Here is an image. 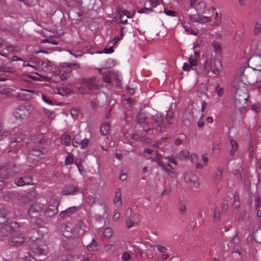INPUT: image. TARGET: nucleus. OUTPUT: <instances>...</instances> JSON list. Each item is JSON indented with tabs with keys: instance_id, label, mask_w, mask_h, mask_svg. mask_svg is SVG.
Segmentation results:
<instances>
[{
	"instance_id": "obj_1",
	"label": "nucleus",
	"mask_w": 261,
	"mask_h": 261,
	"mask_svg": "<svg viewBox=\"0 0 261 261\" xmlns=\"http://www.w3.org/2000/svg\"><path fill=\"white\" fill-rule=\"evenodd\" d=\"M41 134H38L34 136L31 141L34 144V147L29 151L28 159L32 162H38L40 159L47 153V149L45 147L41 146L45 142L43 134L45 130L40 129Z\"/></svg>"
},
{
	"instance_id": "obj_2",
	"label": "nucleus",
	"mask_w": 261,
	"mask_h": 261,
	"mask_svg": "<svg viewBox=\"0 0 261 261\" xmlns=\"http://www.w3.org/2000/svg\"><path fill=\"white\" fill-rule=\"evenodd\" d=\"M151 121L150 122L147 121L146 125L148 128H144V130L147 135H151L153 133V127H155L157 130L163 133L167 128V125L165 122H163V118L161 114H156L152 116Z\"/></svg>"
},
{
	"instance_id": "obj_3",
	"label": "nucleus",
	"mask_w": 261,
	"mask_h": 261,
	"mask_svg": "<svg viewBox=\"0 0 261 261\" xmlns=\"http://www.w3.org/2000/svg\"><path fill=\"white\" fill-rule=\"evenodd\" d=\"M20 172L18 168L13 164H8L0 167V177L8 178Z\"/></svg>"
},
{
	"instance_id": "obj_4",
	"label": "nucleus",
	"mask_w": 261,
	"mask_h": 261,
	"mask_svg": "<svg viewBox=\"0 0 261 261\" xmlns=\"http://www.w3.org/2000/svg\"><path fill=\"white\" fill-rule=\"evenodd\" d=\"M29 109L24 106H21L16 108L13 111V116L16 121L22 122L27 120L30 116Z\"/></svg>"
},
{
	"instance_id": "obj_5",
	"label": "nucleus",
	"mask_w": 261,
	"mask_h": 261,
	"mask_svg": "<svg viewBox=\"0 0 261 261\" xmlns=\"http://www.w3.org/2000/svg\"><path fill=\"white\" fill-rule=\"evenodd\" d=\"M19 227L18 223L12 222L0 227V239L2 240L10 234L17 231Z\"/></svg>"
},
{
	"instance_id": "obj_6",
	"label": "nucleus",
	"mask_w": 261,
	"mask_h": 261,
	"mask_svg": "<svg viewBox=\"0 0 261 261\" xmlns=\"http://www.w3.org/2000/svg\"><path fill=\"white\" fill-rule=\"evenodd\" d=\"M31 250L38 255H46L48 251V246L42 240L41 242H34L30 244Z\"/></svg>"
},
{
	"instance_id": "obj_7",
	"label": "nucleus",
	"mask_w": 261,
	"mask_h": 261,
	"mask_svg": "<svg viewBox=\"0 0 261 261\" xmlns=\"http://www.w3.org/2000/svg\"><path fill=\"white\" fill-rule=\"evenodd\" d=\"M44 206V204L41 203H34L28 210V215L32 218L37 217L43 210Z\"/></svg>"
},
{
	"instance_id": "obj_8",
	"label": "nucleus",
	"mask_w": 261,
	"mask_h": 261,
	"mask_svg": "<svg viewBox=\"0 0 261 261\" xmlns=\"http://www.w3.org/2000/svg\"><path fill=\"white\" fill-rule=\"evenodd\" d=\"M37 92L32 90L22 89L17 93L16 97L21 100H28L33 98L34 95H37Z\"/></svg>"
},
{
	"instance_id": "obj_9",
	"label": "nucleus",
	"mask_w": 261,
	"mask_h": 261,
	"mask_svg": "<svg viewBox=\"0 0 261 261\" xmlns=\"http://www.w3.org/2000/svg\"><path fill=\"white\" fill-rule=\"evenodd\" d=\"M24 138V135L18 128H15L11 132V143H20Z\"/></svg>"
},
{
	"instance_id": "obj_10",
	"label": "nucleus",
	"mask_w": 261,
	"mask_h": 261,
	"mask_svg": "<svg viewBox=\"0 0 261 261\" xmlns=\"http://www.w3.org/2000/svg\"><path fill=\"white\" fill-rule=\"evenodd\" d=\"M81 83L86 85L89 90H93L97 89L99 88L96 83L95 77L83 79L81 80Z\"/></svg>"
},
{
	"instance_id": "obj_11",
	"label": "nucleus",
	"mask_w": 261,
	"mask_h": 261,
	"mask_svg": "<svg viewBox=\"0 0 261 261\" xmlns=\"http://www.w3.org/2000/svg\"><path fill=\"white\" fill-rule=\"evenodd\" d=\"M53 203V204L49 205L45 211V215L49 217H53L58 212V201L56 199H54Z\"/></svg>"
},
{
	"instance_id": "obj_12",
	"label": "nucleus",
	"mask_w": 261,
	"mask_h": 261,
	"mask_svg": "<svg viewBox=\"0 0 261 261\" xmlns=\"http://www.w3.org/2000/svg\"><path fill=\"white\" fill-rule=\"evenodd\" d=\"M25 240V236L23 234H20L11 237L9 241L11 245L17 246L23 243Z\"/></svg>"
},
{
	"instance_id": "obj_13",
	"label": "nucleus",
	"mask_w": 261,
	"mask_h": 261,
	"mask_svg": "<svg viewBox=\"0 0 261 261\" xmlns=\"http://www.w3.org/2000/svg\"><path fill=\"white\" fill-rule=\"evenodd\" d=\"M78 191V188L71 184L64 186L62 190L61 193L63 195H71L76 193Z\"/></svg>"
},
{
	"instance_id": "obj_14",
	"label": "nucleus",
	"mask_w": 261,
	"mask_h": 261,
	"mask_svg": "<svg viewBox=\"0 0 261 261\" xmlns=\"http://www.w3.org/2000/svg\"><path fill=\"white\" fill-rule=\"evenodd\" d=\"M18 192L17 191H6L3 193V198L4 200L9 202L12 201L17 198Z\"/></svg>"
},
{
	"instance_id": "obj_15",
	"label": "nucleus",
	"mask_w": 261,
	"mask_h": 261,
	"mask_svg": "<svg viewBox=\"0 0 261 261\" xmlns=\"http://www.w3.org/2000/svg\"><path fill=\"white\" fill-rule=\"evenodd\" d=\"M61 232L66 238H69L72 234V227L70 224H64L61 227Z\"/></svg>"
},
{
	"instance_id": "obj_16",
	"label": "nucleus",
	"mask_w": 261,
	"mask_h": 261,
	"mask_svg": "<svg viewBox=\"0 0 261 261\" xmlns=\"http://www.w3.org/2000/svg\"><path fill=\"white\" fill-rule=\"evenodd\" d=\"M76 207L72 206L67 208L66 210L62 211L60 215L63 219H66L73 215L76 211Z\"/></svg>"
},
{
	"instance_id": "obj_17",
	"label": "nucleus",
	"mask_w": 261,
	"mask_h": 261,
	"mask_svg": "<svg viewBox=\"0 0 261 261\" xmlns=\"http://www.w3.org/2000/svg\"><path fill=\"white\" fill-rule=\"evenodd\" d=\"M34 196L31 193H28L24 195H20L18 193V197H17L19 201L23 204L29 203L33 198Z\"/></svg>"
},
{
	"instance_id": "obj_18",
	"label": "nucleus",
	"mask_w": 261,
	"mask_h": 261,
	"mask_svg": "<svg viewBox=\"0 0 261 261\" xmlns=\"http://www.w3.org/2000/svg\"><path fill=\"white\" fill-rule=\"evenodd\" d=\"M43 239V235L39 230H35L31 236V243L34 242H41Z\"/></svg>"
},
{
	"instance_id": "obj_19",
	"label": "nucleus",
	"mask_w": 261,
	"mask_h": 261,
	"mask_svg": "<svg viewBox=\"0 0 261 261\" xmlns=\"http://www.w3.org/2000/svg\"><path fill=\"white\" fill-rule=\"evenodd\" d=\"M75 228L79 230V233L80 234H83L84 232L87 230V227L82 220H80L77 222Z\"/></svg>"
},
{
	"instance_id": "obj_20",
	"label": "nucleus",
	"mask_w": 261,
	"mask_h": 261,
	"mask_svg": "<svg viewBox=\"0 0 261 261\" xmlns=\"http://www.w3.org/2000/svg\"><path fill=\"white\" fill-rule=\"evenodd\" d=\"M8 212L5 209H0V225L4 224L8 220Z\"/></svg>"
},
{
	"instance_id": "obj_21",
	"label": "nucleus",
	"mask_w": 261,
	"mask_h": 261,
	"mask_svg": "<svg viewBox=\"0 0 261 261\" xmlns=\"http://www.w3.org/2000/svg\"><path fill=\"white\" fill-rule=\"evenodd\" d=\"M99 72L102 74L103 80L105 82L107 83H111V73L110 71L102 72L101 69H99Z\"/></svg>"
},
{
	"instance_id": "obj_22",
	"label": "nucleus",
	"mask_w": 261,
	"mask_h": 261,
	"mask_svg": "<svg viewBox=\"0 0 261 261\" xmlns=\"http://www.w3.org/2000/svg\"><path fill=\"white\" fill-rule=\"evenodd\" d=\"M230 144L231 149L229 152V154L231 156H233L238 148V143L236 141L232 139L230 141Z\"/></svg>"
},
{
	"instance_id": "obj_23",
	"label": "nucleus",
	"mask_w": 261,
	"mask_h": 261,
	"mask_svg": "<svg viewBox=\"0 0 261 261\" xmlns=\"http://www.w3.org/2000/svg\"><path fill=\"white\" fill-rule=\"evenodd\" d=\"M190 155L189 152L187 150H182L176 155V158L180 160H186Z\"/></svg>"
},
{
	"instance_id": "obj_24",
	"label": "nucleus",
	"mask_w": 261,
	"mask_h": 261,
	"mask_svg": "<svg viewBox=\"0 0 261 261\" xmlns=\"http://www.w3.org/2000/svg\"><path fill=\"white\" fill-rule=\"evenodd\" d=\"M214 67L215 68L213 70V72L215 74H219L222 68L221 63L219 60L214 61Z\"/></svg>"
},
{
	"instance_id": "obj_25",
	"label": "nucleus",
	"mask_w": 261,
	"mask_h": 261,
	"mask_svg": "<svg viewBox=\"0 0 261 261\" xmlns=\"http://www.w3.org/2000/svg\"><path fill=\"white\" fill-rule=\"evenodd\" d=\"M155 154L156 156L155 157L151 158L152 161L156 162L160 167L163 166L164 163L161 161V155L158 151H156Z\"/></svg>"
},
{
	"instance_id": "obj_26",
	"label": "nucleus",
	"mask_w": 261,
	"mask_h": 261,
	"mask_svg": "<svg viewBox=\"0 0 261 261\" xmlns=\"http://www.w3.org/2000/svg\"><path fill=\"white\" fill-rule=\"evenodd\" d=\"M110 128V124L109 122L103 123L100 127V133L102 135H106Z\"/></svg>"
},
{
	"instance_id": "obj_27",
	"label": "nucleus",
	"mask_w": 261,
	"mask_h": 261,
	"mask_svg": "<svg viewBox=\"0 0 261 261\" xmlns=\"http://www.w3.org/2000/svg\"><path fill=\"white\" fill-rule=\"evenodd\" d=\"M196 177L197 176L193 174L186 173L185 175L184 179L187 183L191 184L194 179H196Z\"/></svg>"
},
{
	"instance_id": "obj_28",
	"label": "nucleus",
	"mask_w": 261,
	"mask_h": 261,
	"mask_svg": "<svg viewBox=\"0 0 261 261\" xmlns=\"http://www.w3.org/2000/svg\"><path fill=\"white\" fill-rule=\"evenodd\" d=\"M146 118L147 117L144 113H139L137 116L136 121L141 125L142 123L146 121Z\"/></svg>"
},
{
	"instance_id": "obj_29",
	"label": "nucleus",
	"mask_w": 261,
	"mask_h": 261,
	"mask_svg": "<svg viewBox=\"0 0 261 261\" xmlns=\"http://www.w3.org/2000/svg\"><path fill=\"white\" fill-rule=\"evenodd\" d=\"M206 7V3L203 1H200L197 4L196 9L200 12H203L205 11Z\"/></svg>"
},
{
	"instance_id": "obj_30",
	"label": "nucleus",
	"mask_w": 261,
	"mask_h": 261,
	"mask_svg": "<svg viewBox=\"0 0 261 261\" xmlns=\"http://www.w3.org/2000/svg\"><path fill=\"white\" fill-rule=\"evenodd\" d=\"M87 248L89 251H94L98 249L97 243L94 239H92L91 243L87 245Z\"/></svg>"
},
{
	"instance_id": "obj_31",
	"label": "nucleus",
	"mask_w": 261,
	"mask_h": 261,
	"mask_svg": "<svg viewBox=\"0 0 261 261\" xmlns=\"http://www.w3.org/2000/svg\"><path fill=\"white\" fill-rule=\"evenodd\" d=\"M113 202L115 204L119 203V205L121 204V192L119 190L116 192L115 195L113 200Z\"/></svg>"
},
{
	"instance_id": "obj_32",
	"label": "nucleus",
	"mask_w": 261,
	"mask_h": 261,
	"mask_svg": "<svg viewBox=\"0 0 261 261\" xmlns=\"http://www.w3.org/2000/svg\"><path fill=\"white\" fill-rule=\"evenodd\" d=\"M166 120L168 124H171L173 122V113L171 111L167 112L166 115Z\"/></svg>"
},
{
	"instance_id": "obj_33",
	"label": "nucleus",
	"mask_w": 261,
	"mask_h": 261,
	"mask_svg": "<svg viewBox=\"0 0 261 261\" xmlns=\"http://www.w3.org/2000/svg\"><path fill=\"white\" fill-rule=\"evenodd\" d=\"M212 68V60L211 59H206L204 63V69L208 73Z\"/></svg>"
},
{
	"instance_id": "obj_34",
	"label": "nucleus",
	"mask_w": 261,
	"mask_h": 261,
	"mask_svg": "<svg viewBox=\"0 0 261 261\" xmlns=\"http://www.w3.org/2000/svg\"><path fill=\"white\" fill-rule=\"evenodd\" d=\"M74 161L73 155L72 153H69L65 160V165H68L71 164Z\"/></svg>"
},
{
	"instance_id": "obj_35",
	"label": "nucleus",
	"mask_w": 261,
	"mask_h": 261,
	"mask_svg": "<svg viewBox=\"0 0 261 261\" xmlns=\"http://www.w3.org/2000/svg\"><path fill=\"white\" fill-rule=\"evenodd\" d=\"M214 220L215 221H218L220 218V213L218 207H216L214 209Z\"/></svg>"
},
{
	"instance_id": "obj_36",
	"label": "nucleus",
	"mask_w": 261,
	"mask_h": 261,
	"mask_svg": "<svg viewBox=\"0 0 261 261\" xmlns=\"http://www.w3.org/2000/svg\"><path fill=\"white\" fill-rule=\"evenodd\" d=\"M70 136L69 135H65L62 137V142L66 145H69L70 142Z\"/></svg>"
},
{
	"instance_id": "obj_37",
	"label": "nucleus",
	"mask_w": 261,
	"mask_h": 261,
	"mask_svg": "<svg viewBox=\"0 0 261 261\" xmlns=\"http://www.w3.org/2000/svg\"><path fill=\"white\" fill-rule=\"evenodd\" d=\"M44 112L46 116L50 119H53L56 117L55 113L50 110L44 109Z\"/></svg>"
},
{
	"instance_id": "obj_38",
	"label": "nucleus",
	"mask_w": 261,
	"mask_h": 261,
	"mask_svg": "<svg viewBox=\"0 0 261 261\" xmlns=\"http://www.w3.org/2000/svg\"><path fill=\"white\" fill-rule=\"evenodd\" d=\"M62 67H68V68L74 67L75 69L79 68V65L76 63H66V62L63 63L62 64Z\"/></svg>"
},
{
	"instance_id": "obj_39",
	"label": "nucleus",
	"mask_w": 261,
	"mask_h": 261,
	"mask_svg": "<svg viewBox=\"0 0 261 261\" xmlns=\"http://www.w3.org/2000/svg\"><path fill=\"white\" fill-rule=\"evenodd\" d=\"M62 246L66 250H69L72 248V245L69 240H64L62 242Z\"/></svg>"
},
{
	"instance_id": "obj_40",
	"label": "nucleus",
	"mask_w": 261,
	"mask_h": 261,
	"mask_svg": "<svg viewBox=\"0 0 261 261\" xmlns=\"http://www.w3.org/2000/svg\"><path fill=\"white\" fill-rule=\"evenodd\" d=\"M223 170L221 168L218 167L216 170L215 178L218 181H220L222 177Z\"/></svg>"
},
{
	"instance_id": "obj_41",
	"label": "nucleus",
	"mask_w": 261,
	"mask_h": 261,
	"mask_svg": "<svg viewBox=\"0 0 261 261\" xmlns=\"http://www.w3.org/2000/svg\"><path fill=\"white\" fill-rule=\"evenodd\" d=\"M10 88L6 87L0 88V94L3 95H8L10 93Z\"/></svg>"
},
{
	"instance_id": "obj_42",
	"label": "nucleus",
	"mask_w": 261,
	"mask_h": 261,
	"mask_svg": "<svg viewBox=\"0 0 261 261\" xmlns=\"http://www.w3.org/2000/svg\"><path fill=\"white\" fill-rule=\"evenodd\" d=\"M113 231L111 228L108 227L105 229L103 234L106 237L110 238L113 234Z\"/></svg>"
},
{
	"instance_id": "obj_43",
	"label": "nucleus",
	"mask_w": 261,
	"mask_h": 261,
	"mask_svg": "<svg viewBox=\"0 0 261 261\" xmlns=\"http://www.w3.org/2000/svg\"><path fill=\"white\" fill-rule=\"evenodd\" d=\"M189 64L192 67H195L197 65V61L196 59H195L193 56H191L189 58Z\"/></svg>"
},
{
	"instance_id": "obj_44",
	"label": "nucleus",
	"mask_w": 261,
	"mask_h": 261,
	"mask_svg": "<svg viewBox=\"0 0 261 261\" xmlns=\"http://www.w3.org/2000/svg\"><path fill=\"white\" fill-rule=\"evenodd\" d=\"M24 185H33V178L31 176H26L23 177Z\"/></svg>"
},
{
	"instance_id": "obj_45",
	"label": "nucleus",
	"mask_w": 261,
	"mask_h": 261,
	"mask_svg": "<svg viewBox=\"0 0 261 261\" xmlns=\"http://www.w3.org/2000/svg\"><path fill=\"white\" fill-rule=\"evenodd\" d=\"M120 14L122 13L125 15L127 18H132L134 15V12H131L126 10H122L120 11Z\"/></svg>"
},
{
	"instance_id": "obj_46",
	"label": "nucleus",
	"mask_w": 261,
	"mask_h": 261,
	"mask_svg": "<svg viewBox=\"0 0 261 261\" xmlns=\"http://www.w3.org/2000/svg\"><path fill=\"white\" fill-rule=\"evenodd\" d=\"M23 179V177L15 179L14 180L15 184L17 186H24V182Z\"/></svg>"
},
{
	"instance_id": "obj_47",
	"label": "nucleus",
	"mask_w": 261,
	"mask_h": 261,
	"mask_svg": "<svg viewBox=\"0 0 261 261\" xmlns=\"http://www.w3.org/2000/svg\"><path fill=\"white\" fill-rule=\"evenodd\" d=\"M179 210L181 214H185L186 212V205L182 202H179Z\"/></svg>"
},
{
	"instance_id": "obj_48",
	"label": "nucleus",
	"mask_w": 261,
	"mask_h": 261,
	"mask_svg": "<svg viewBox=\"0 0 261 261\" xmlns=\"http://www.w3.org/2000/svg\"><path fill=\"white\" fill-rule=\"evenodd\" d=\"M152 10V8H143L139 9L138 10L139 13H148V12H151Z\"/></svg>"
},
{
	"instance_id": "obj_49",
	"label": "nucleus",
	"mask_w": 261,
	"mask_h": 261,
	"mask_svg": "<svg viewBox=\"0 0 261 261\" xmlns=\"http://www.w3.org/2000/svg\"><path fill=\"white\" fill-rule=\"evenodd\" d=\"M165 159L168 161L170 163L174 164L175 166L177 165V162L173 155L166 156Z\"/></svg>"
},
{
	"instance_id": "obj_50",
	"label": "nucleus",
	"mask_w": 261,
	"mask_h": 261,
	"mask_svg": "<svg viewBox=\"0 0 261 261\" xmlns=\"http://www.w3.org/2000/svg\"><path fill=\"white\" fill-rule=\"evenodd\" d=\"M200 23H205L211 21V19L210 17L200 15Z\"/></svg>"
},
{
	"instance_id": "obj_51",
	"label": "nucleus",
	"mask_w": 261,
	"mask_h": 261,
	"mask_svg": "<svg viewBox=\"0 0 261 261\" xmlns=\"http://www.w3.org/2000/svg\"><path fill=\"white\" fill-rule=\"evenodd\" d=\"M88 143H89V140L88 139H83L80 142V144L81 145V147L82 149L86 148L87 147Z\"/></svg>"
},
{
	"instance_id": "obj_52",
	"label": "nucleus",
	"mask_w": 261,
	"mask_h": 261,
	"mask_svg": "<svg viewBox=\"0 0 261 261\" xmlns=\"http://www.w3.org/2000/svg\"><path fill=\"white\" fill-rule=\"evenodd\" d=\"M151 8H155L160 4V0H149Z\"/></svg>"
},
{
	"instance_id": "obj_53",
	"label": "nucleus",
	"mask_w": 261,
	"mask_h": 261,
	"mask_svg": "<svg viewBox=\"0 0 261 261\" xmlns=\"http://www.w3.org/2000/svg\"><path fill=\"white\" fill-rule=\"evenodd\" d=\"M130 258V255L128 252H124L122 255V259L123 261H128Z\"/></svg>"
},
{
	"instance_id": "obj_54",
	"label": "nucleus",
	"mask_w": 261,
	"mask_h": 261,
	"mask_svg": "<svg viewBox=\"0 0 261 261\" xmlns=\"http://www.w3.org/2000/svg\"><path fill=\"white\" fill-rule=\"evenodd\" d=\"M164 12L168 16H175V12L174 11L170 10L166 8H165Z\"/></svg>"
},
{
	"instance_id": "obj_55",
	"label": "nucleus",
	"mask_w": 261,
	"mask_h": 261,
	"mask_svg": "<svg viewBox=\"0 0 261 261\" xmlns=\"http://www.w3.org/2000/svg\"><path fill=\"white\" fill-rule=\"evenodd\" d=\"M213 46L216 52H219L221 50V46L220 44L216 41L213 43Z\"/></svg>"
},
{
	"instance_id": "obj_56",
	"label": "nucleus",
	"mask_w": 261,
	"mask_h": 261,
	"mask_svg": "<svg viewBox=\"0 0 261 261\" xmlns=\"http://www.w3.org/2000/svg\"><path fill=\"white\" fill-rule=\"evenodd\" d=\"M204 125V115L202 114L200 116L199 120L197 122V125L199 128L203 127Z\"/></svg>"
},
{
	"instance_id": "obj_57",
	"label": "nucleus",
	"mask_w": 261,
	"mask_h": 261,
	"mask_svg": "<svg viewBox=\"0 0 261 261\" xmlns=\"http://www.w3.org/2000/svg\"><path fill=\"white\" fill-rule=\"evenodd\" d=\"M89 89L85 87H81L79 89V92L82 94H86L88 93Z\"/></svg>"
},
{
	"instance_id": "obj_58",
	"label": "nucleus",
	"mask_w": 261,
	"mask_h": 261,
	"mask_svg": "<svg viewBox=\"0 0 261 261\" xmlns=\"http://www.w3.org/2000/svg\"><path fill=\"white\" fill-rule=\"evenodd\" d=\"M216 91L217 92V94L218 95V96L220 97V96H222L223 94V92H224V89L223 88H219V86H218L216 88Z\"/></svg>"
},
{
	"instance_id": "obj_59",
	"label": "nucleus",
	"mask_w": 261,
	"mask_h": 261,
	"mask_svg": "<svg viewBox=\"0 0 261 261\" xmlns=\"http://www.w3.org/2000/svg\"><path fill=\"white\" fill-rule=\"evenodd\" d=\"M120 214L118 212H115L113 216L112 220L114 222H117L120 218Z\"/></svg>"
},
{
	"instance_id": "obj_60",
	"label": "nucleus",
	"mask_w": 261,
	"mask_h": 261,
	"mask_svg": "<svg viewBox=\"0 0 261 261\" xmlns=\"http://www.w3.org/2000/svg\"><path fill=\"white\" fill-rule=\"evenodd\" d=\"M261 30V23L257 22L255 26L254 32L255 34H257L260 32Z\"/></svg>"
},
{
	"instance_id": "obj_61",
	"label": "nucleus",
	"mask_w": 261,
	"mask_h": 261,
	"mask_svg": "<svg viewBox=\"0 0 261 261\" xmlns=\"http://www.w3.org/2000/svg\"><path fill=\"white\" fill-rule=\"evenodd\" d=\"M69 73L67 72H64L60 76L62 81H66L69 77Z\"/></svg>"
},
{
	"instance_id": "obj_62",
	"label": "nucleus",
	"mask_w": 261,
	"mask_h": 261,
	"mask_svg": "<svg viewBox=\"0 0 261 261\" xmlns=\"http://www.w3.org/2000/svg\"><path fill=\"white\" fill-rule=\"evenodd\" d=\"M156 247L158 250L159 252H162V253H165L167 250L166 248L162 245H157L156 246Z\"/></svg>"
},
{
	"instance_id": "obj_63",
	"label": "nucleus",
	"mask_w": 261,
	"mask_h": 261,
	"mask_svg": "<svg viewBox=\"0 0 261 261\" xmlns=\"http://www.w3.org/2000/svg\"><path fill=\"white\" fill-rule=\"evenodd\" d=\"M42 99L44 102H45L49 105H53L52 101L50 99H49L48 98L46 97L45 95H42Z\"/></svg>"
},
{
	"instance_id": "obj_64",
	"label": "nucleus",
	"mask_w": 261,
	"mask_h": 261,
	"mask_svg": "<svg viewBox=\"0 0 261 261\" xmlns=\"http://www.w3.org/2000/svg\"><path fill=\"white\" fill-rule=\"evenodd\" d=\"M23 261H36V260L30 255H28V256H25L23 257Z\"/></svg>"
}]
</instances>
